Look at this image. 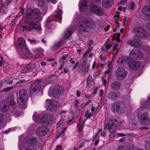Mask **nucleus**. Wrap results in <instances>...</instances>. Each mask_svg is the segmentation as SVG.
<instances>
[{"label":"nucleus","instance_id":"nucleus-11","mask_svg":"<svg viewBox=\"0 0 150 150\" xmlns=\"http://www.w3.org/2000/svg\"><path fill=\"white\" fill-rule=\"evenodd\" d=\"M129 56L130 58L132 59H140L143 58V54L140 52L139 49H134L131 52Z\"/></svg>","mask_w":150,"mask_h":150},{"label":"nucleus","instance_id":"nucleus-56","mask_svg":"<svg viewBox=\"0 0 150 150\" xmlns=\"http://www.w3.org/2000/svg\"><path fill=\"white\" fill-rule=\"evenodd\" d=\"M25 79H22L18 81H17L16 82V84H19V83H22L23 82L25 83Z\"/></svg>","mask_w":150,"mask_h":150},{"label":"nucleus","instance_id":"nucleus-13","mask_svg":"<svg viewBox=\"0 0 150 150\" xmlns=\"http://www.w3.org/2000/svg\"><path fill=\"white\" fill-rule=\"evenodd\" d=\"M139 121L141 122V124L145 126H147L150 123V119H149V115L147 113H142L140 117Z\"/></svg>","mask_w":150,"mask_h":150},{"label":"nucleus","instance_id":"nucleus-35","mask_svg":"<svg viewBox=\"0 0 150 150\" xmlns=\"http://www.w3.org/2000/svg\"><path fill=\"white\" fill-rule=\"evenodd\" d=\"M83 125H77V128L79 132L81 134H83Z\"/></svg>","mask_w":150,"mask_h":150},{"label":"nucleus","instance_id":"nucleus-7","mask_svg":"<svg viewBox=\"0 0 150 150\" xmlns=\"http://www.w3.org/2000/svg\"><path fill=\"white\" fill-rule=\"evenodd\" d=\"M115 74L117 79L119 80H121L126 78L127 72L124 68H119L116 71Z\"/></svg>","mask_w":150,"mask_h":150},{"label":"nucleus","instance_id":"nucleus-22","mask_svg":"<svg viewBox=\"0 0 150 150\" xmlns=\"http://www.w3.org/2000/svg\"><path fill=\"white\" fill-rule=\"evenodd\" d=\"M113 1V0H103L102 6L104 8H110L112 6Z\"/></svg>","mask_w":150,"mask_h":150},{"label":"nucleus","instance_id":"nucleus-24","mask_svg":"<svg viewBox=\"0 0 150 150\" xmlns=\"http://www.w3.org/2000/svg\"><path fill=\"white\" fill-rule=\"evenodd\" d=\"M42 115L41 117V116L39 115L36 112H35L33 116V118L34 120L37 122H43V117L42 118Z\"/></svg>","mask_w":150,"mask_h":150},{"label":"nucleus","instance_id":"nucleus-53","mask_svg":"<svg viewBox=\"0 0 150 150\" xmlns=\"http://www.w3.org/2000/svg\"><path fill=\"white\" fill-rule=\"evenodd\" d=\"M9 109L8 107L6 105H4V107H2V110L3 112H6Z\"/></svg>","mask_w":150,"mask_h":150},{"label":"nucleus","instance_id":"nucleus-20","mask_svg":"<svg viewBox=\"0 0 150 150\" xmlns=\"http://www.w3.org/2000/svg\"><path fill=\"white\" fill-rule=\"evenodd\" d=\"M21 50L25 58H29L31 57V53L26 46L22 48Z\"/></svg>","mask_w":150,"mask_h":150},{"label":"nucleus","instance_id":"nucleus-55","mask_svg":"<svg viewBox=\"0 0 150 150\" xmlns=\"http://www.w3.org/2000/svg\"><path fill=\"white\" fill-rule=\"evenodd\" d=\"M98 89V88L97 87H96L93 89V91L91 93H93V94H96L97 92V91Z\"/></svg>","mask_w":150,"mask_h":150},{"label":"nucleus","instance_id":"nucleus-36","mask_svg":"<svg viewBox=\"0 0 150 150\" xmlns=\"http://www.w3.org/2000/svg\"><path fill=\"white\" fill-rule=\"evenodd\" d=\"M27 66L30 71H31L36 68V66L34 63H31L29 64Z\"/></svg>","mask_w":150,"mask_h":150},{"label":"nucleus","instance_id":"nucleus-46","mask_svg":"<svg viewBox=\"0 0 150 150\" xmlns=\"http://www.w3.org/2000/svg\"><path fill=\"white\" fill-rule=\"evenodd\" d=\"M106 74L107 73H105L102 79V83L104 86H105L106 84V80L105 79V78Z\"/></svg>","mask_w":150,"mask_h":150},{"label":"nucleus","instance_id":"nucleus-60","mask_svg":"<svg viewBox=\"0 0 150 150\" xmlns=\"http://www.w3.org/2000/svg\"><path fill=\"white\" fill-rule=\"evenodd\" d=\"M88 53H87L86 52H85L84 54H83L82 59H84L88 55Z\"/></svg>","mask_w":150,"mask_h":150},{"label":"nucleus","instance_id":"nucleus-41","mask_svg":"<svg viewBox=\"0 0 150 150\" xmlns=\"http://www.w3.org/2000/svg\"><path fill=\"white\" fill-rule=\"evenodd\" d=\"M93 112H90L89 110H87L85 114V116L87 118L93 116Z\"/></svg>","mask_w":150,"mask_h":150},{"label":"nucleus","instance_id":"nucleus-12","mask_svg":"<svg viewBox=\"0 0 150 150\" xmlns=\"http://www.w3.org/2000/svg\"><path fill=\"white\" fill-rule=\"evenodd\" d=\"M49 132V129L46 127L42 126L37 128L36 131V133L39 137H43L47 134Z\"/></svg>","mask_w":150,"mask_h":150},{"label":"nucleus","instance_id":"nucleus-58","mask_svg":"<svg viewBox=\"0 0 150 150\" xmlns=\"http://www.w3.org/2000/svg\"><path fill=\"white\" fill-rule=\"evenodd\" d=\"M125 149L124 146L123 145H121L118 148L117 150H124Z\"/></svg>","mask_w":150,"mask_h":150},{"label":"nucleus","instance_id":"nucleus-30","mask_svg":"<svg viewBox=\"0 0 150 150\" xmlns=\"http://www.w3.org/2000/svg\"><path fill=\"white\" fill-rule=\"evenodd\" d=\"M63 42H64L62 40H61L59 42L55 43L52 47V49L53 50H57L60 47L61 45L63 44Z\"/></svg>","mask_w":150,"mask_h":150},{"label":"nucleus","instance_id":"nucleus-42","mask_svg":"<svg viewBox=\"0 0 150 150\" xmlns=\"http://www.w3.org/2000/svg\"><path fill=\"white\" fill-rule=\"evenodd\" d=\"M13 79L12 78L10 77L6 78L5 81L6 83L10 84H11L13 83Z\"/></svg>","mask_w":150,"mask_h":150},{"label":"nucleus","instance_id":"nucleus-45","mask_svg":"<svg viewBox=\"0 0 150 150\" xmlns=\"http://www.w3.org/2000/svg\"><path fill=\"white\" fill-rule=\"evenodd\" d=\"M29 71H30L27 66L26 67L23 69L22 70L21 72L23 73H25Z\"/></svg>","mask_w":150,"mask_h":150},{"label":"nucleus","instance_id":"nucleus-32","mask_svg":"<svg viewBox=\"0 0 150 150\" xmlns=\"http://www.w3.org/2000/svg\"><path fill=\"white\" fill-rule=\"evenodd\" d=\"M62 10H58L56 11L54 15L55 17L57 19H59L60 21L62 20Z\"/></svg>","mask_w":150,"mask_h":150},{"label":"nucleus","instance_id":"nucleus-29","mask_svg":"<svg viewBox=\"0 0 150 150\" xmlns=\"http://www.w3.org/2000/svg\"><path fill=\"white\" fill-rule=\"evenodd\" d=\"M81 65L82 67L86 69V72H88L89 70V67L90 66V64L87 63L85 61L81 62Z\"/></svg>","mask_w":150,"mask_h":150},{"label":"nucleus","instance_id":"nucleus-18","mask_svg":"<svg viewBox=\"0 0 150 150\" xmlns=\"http://www.w3.org/2000/svg\"><path fill=\"white\" fill-rule=\"evenodd\" d=\"M89 0H80L79 3H80L79 7V10L81 12H83L86 9Z\"/></svg>","mask_w":150,"mask_h":150},{"label":"nucleus","instance_id":"nucleus-40","mask_svg":"<svg viewBox=\"0 0 150 150\" xmlns=\"http://www.w3.org/2000/svg\"><path fill=\"white\" fill-rule=\"evenodd\" d=\"M37 1L38 3L39 6L43 7L44 6L45 4L44 0H35Z\"/></svg>","mask_w":150,"mask_h":150},{"label":"nucleus","instance_id":"nucleus-37","mask_svg":"<svg viewBox=\"0 0 150 150\" xmlns=\"http://www.w3.org/2000/svg\"><path fill=\"white\" fill-rule=\"evenodd\" d=\"M136 41H135L134 44L136 45V46H134V47H139L142 45V43L141 41L137 39L136 40Z\"/></svg>","mask_w":150,"mask_h":150},{"label":"nucleus","instance_id":"nucleus-38","mask_svg":"<svg viewBox=\"0 0 150 150\" xmlns=\"http://www.w3.org/2000/svg\"><path fill=\"white\" fill-rule=\"evenodd\" d=\"M128 60V58L126 57H121L118 59V61L119 63H123L125 62H127Z\"/></svg>","mask_w":150,"mask_h":150},{"label":"nucleus","instance_id":"nucleus-43","mask_svg":"<svg viewBox=\"0 0 150 150\" xmlns=\"http://www.w3.org/2000/svg\"><path fill=\"white\" fill-rule=\"evenodd\" d=\"M92 77L91 76H89L87 79V86L91 85L92 83Z\"/></svg>","mask_w":150,"mask_h":150},{"label":"nucleus","instance_id":"nucleus-1","mask_svg":"<svg viewBox=\"0 0 150 150\" xmlns=\"http://www.w3.org/2000/svg\"><path fill=\"white\" fill-rule=\"evenodd\" d=\"M96 24L92 18H86L82 20L78 24L77 28L82 32L87 31V28L94 29L96 27Z\"/></svg>","mask_w":150,"mask_h":150},{"label":"nucleus","instance_id":"nucleus-51","mask_svg":"<svg viewBox=\"0 0 150 150\" xmlns=\"http://www.w3.org/2000/svg\"><path fill=\"white\" fill-rule=\"evenodd\" d=\"M135 3L134 2H132L130 5V9L132 10H134L135 8Z\"/></svg>","mask_w":150,"mask_h":150},{"label":"nucleus","instance_id":"nucleus-9","mask_svg":"<svg viewBox=\"0 0 150 150\" xmlns=\"http://www.w3.org/2000/svg\"><path fill=\"white\" fill-rule=\"evenodd\" d=\"M108 121L109 123L106 125L105 127L110 132L113 130V128H115L118 124L117 120L113 118H109Z\"/></svg>","mask_w":150,"mask_h":150},{"label":"nucleus","instance_id":"nucleus-31","mask_svg":"<svg viewBox=\"0 0 150 150\" xmlns=\"http://www.w3.org/2000/svg\"><path fill=\"white\" fill-rule=\"evenodd\" d=\"M43 52V50L40 48H38L34 50V52L37 55L38 58L42 55Z\"/></svg>","mask_w":150,"mask_h":150},{"label":"nucleus","instance_id":"nucleus-54","mask_svg":"<svg viewBox=\"0 0 150 150\" xmlns=\"http://www.w3.org/2000/svg\"><path fill=\"white\" fill-rule=\"evenodd\" d=\"M13 87L10 86V87H8L7 88H5L4 91L5 92H7V91H8L12 89H13Z\"/></svg>","mask_w":150,"mask_h":150},{"label":"nucleus","instance_id":"nucleus-27","mask_svg":"<svg viewBox=\"0 0 150 150\" xmlns=\"http://www.w3.org/2000/svg\"><path fill=\"white\" fill-rule=\"evenodd\" d=\"M18 42V45L21 49L26 46L25 41L23 39L20 38Z\"/></svg>","mask_w":150,"mask_h":150},{"label":"nucleus","instance_id":"nucleus-59","mask_svg":"<svg viewBox=\"0 0 150 150\" xmlns=\"http://www.w3.org/2000/svg\"><path fill=\"white\" fill-rule=\"evenodd\" d=\"M47 1L50 2H51L53 4H55L57 2V0H47Z\"/></svg>","mask_w":150,"mask_h":150},{"label":"nucleus","instance_id":"nucleus-26","mask_svg":"<svg viewBox=\"0 0 150 150\" xmlns=\"http://www.w3.org/2000/svg\"><path fill=\"white\" fill-rule=\"evenodd\" d=\"M42 117H43V122L46 121L49 122L53 120V116L51 114L46 115L43 114Z\"/></svg>","mask_w":150,"mask_h":150},{"label":"nucleus","instance_id":"nucleus-25","mask_svg":"<svg viewBox=\"0 0 150 150\" xmlns=\"http://www.w3.org/2000/svg\"><path fill=\"white\" fill-rule=\"evenodd\" d=\"M142 13L147 16H150V5L144 7L142 10Z\"/></svg>","mask_w":150,"mask_h":150},{"label":"nucleus","instance_id":"nucleus-61","mask_svg":"<svg viewBox=\"0 0 150 150\" xmlns=\"http://www.w3.org/2000/svg\"><path fill=\"white\" fill-rule=\"evenodd\" d=\"M22 28H23V29L22 30L23 31H24L25 30H27V31H28V27L27 26L23 25L22 26Z\"/></svg>","mask_w":150,"mask_h":150},{"label":"nucleus","instance_id":"nucleus-50","mask_svg":"<svg viewBox=\"0 0 150 150\" xmlns=\"http://www.w3.org/2000/svg\"><path fill=\"white\" fill-rule=\"evenodd\" d=\"M24 150H35V149L33 147L28 146Z\"/></svg>","mask_w":150,"mask_h":150},{"label":"nucleus","instance_id":"nucleus-52","mask_svg":"<svg viewBox=\"0 0 150 150\" xmlns=\"http://www.w3.org/2000/svg\"><path fill=\"white\" fill-rule=\"evenodd\" d=\"M120 13L119 12H117L115 14L114 18L116 20H117L119 18Z\"/></svg>","mask_w":150,"mask_h":150},{"label":"nucleus","instance_id":"nucleus-23","mask_svg":"<svg viewBox=\"0 0 150 150\" xmlns=\"http://www.w3.org/2000/svg\"><path fill=\"white\" fill-rule=\"evenodd\" d=\"M6 102L8 105L13 106L15 104L13 96L11 95L9 96L6 99Z\"/></svg>","mask_w":150,"mask_h":150},{"label":"nucleus","instance_id":"nucleus-5","mask_svg":"<svg viewBox=\"0 0 150 150\" xmlns=\"http://www.w3.org/2000/svg\"><path fill=\"white\" fill-rule=\"evenodd\" d=\"M133 32L137 38L142 39H146L148 35V33L143 28L139 26L134 28Z\"/></svg>","mask_w":150,"mask_h":150},{"label":"nucleus","instance_id":"nucleus-6","mask_svg":"<svg viewBox=\"0 0 150 150\" xmlns=\"http://www.w3.org/2000/svg\"><path fill=\"white\" fill-rule=\"evenodd\" d=\"M125 107V105L122 102L117 101L112 105L111 109L114 112L121 113L124 112V108Z\"/></svg>","mask_w":150,"mask_h":150},{"label":"nucleus","instance_id":"nucleus-64","mask_svg":"<svg viewBox=\"0 0 150 150\" xmlns=\"http://www.w3.org/2000/svg\"><path fill=\"white\" fill-rule=\"evenodd\" d=\"M146 28L150 30V22L147 23L146 25Z\"/></svg>","mask_w":150,"mask_h":150},{"label":"nucleus","instance_id":"nucleus-14","mask_svg":"<svg viewBox=\"0 0 150 150\" xmlns=\"http://www.w3.org/2000/svg\"><path fill=\"white\" fill-rule=\"evenodd\" d=\"M40 88V85L39 82L37 81H33L30 88V95H33L36 92H38Z\"/></svg>","mask_w":150,"mask_h":150},{"label":"nucleus","instance_id":"nucleus-33","mask_svg":"<svg viewBox=\"0 0 150 150\" xmlns=\"http://www.w3.org/2000/svg\"><path fill=\"white\" fill-rule=\"evenodd\" d=\"M137 38H133V39H130L127 42V43L131 45L132 46L134 47V46H136V45L134 44L135 41H136Z\"/></svg>","mask_w":150,"mask_h":150},{"label":"nucleus","instance_id":"nucleus-10","mask_svg":"<svg viewBox=\"0 0 150 150\" xmlns=\"http://www.w3.org/2000/svg\"><path fill=\"white\" fill-rule=\"evenodd\" d=\"M47 105L46 108L47 110H57L59 106L58 102L55 101H51L47 99L46 100Z\"/></svg>","mask_w":150,"mask_h":150},{"label":"nucleus","instance_id":"nucleus-19","mask_svg":"<svg viewBox=\"0 0 150 150\" xmlns=\"http://www.w3.org/2000/svg\"><path fill=\"white\" fill-rule=\"evenodd\" d=\"M120 96V93L119 92L112 91L108 93V98L112 100H115Z\"/></svg>","mask_w":150,"mask_h":150},{"label":"nucleus","instance_id":"nucleus-63","mask_svg":"<svg viewBox=\"0 0 150 150\" xmlns=\"http://www.w3.org/2000/svg\"><path fill=\"white\" fill-rule=\"evenodd\" d=\"M149 99L150 102H148V103H147L148 104L147 105H146V108H150V96H149Z\"/></svg>","mask_w":150,"mask_h":150},{"label":"nucleus","instance_id":"nucleus-4","mask_svg":"<svg viewBox=\"0 0 150 150\" xmlns=\"http://www.w3.org/2000/svg\"><path fill=\"white\" fill-rule=\"evenodd\" d=\"M19 96L18 98V102L19 104L22 106V108H25L24 104L25 101L28 98V95L27 93V91L25 89L21 90L19 92Z\"/></svg>","mask_w":150,"mask_h":150},{"label":"nucleus","instance_id":"nucleus-3","mask_svg":"<svg viewBox=\"0 0 150 150\" xmlns=\"http://www.w3.org/2000/svg\"><path fill=\"white\" fill-rule=\"evenodd\" d=\"M64 91V88L62 86L57 85L55 86L52 91L50 89L48 94L49 96L58 98L62 95Z\"/></svg>","mask_w":150,"mask_h":150},{"label":"nucleus","instance_id":"nucleus-48","mask_svg":"<svg viewBox=\"0 0 150 150\" xmlns=\"http://www.w3.org/2000/svg\"><path fill=\"white\" fill-rule=\"evenodd\" d=\"M145 148L146 150H150V142L146 143Z\"/></svg>","mask_w":150,"mask_h":150},{"label":"nucleus","instance_id":"nucleus-47","mask_svg":"<svg viewBox=\"0 0 150 150\" xmlns=\"http://www.w3.org/2000/svg\"><path fill=\"white\" fill-rule=\"evenodd\" d=\"M28 40L30 43L31 44L35 45L37 43V41L33 39H31L29 38L28 39Z\"/></svg>","mask_w":150,"mask_h":150},{"label":"nucleus","instance_id":"nucleus-21","mask_svg":"<svg viewBox=\"0 0 150 150\" xmlns=\"http://www.w3.org/2000/svg\"><path fill=\"white\" fill-rule=\"evenodd\" d=\"M121 86L120 83L118 81H113L111 85V87L115 90H119Z\"/></svg>","mask_w":150,"mask_h":150},{"label":"nucleus","instance_id":"nucleus-57","mask_svg":"<svg viewBox=\"0 0 150 150\" xmlns=\"http://www.w3.org/2000/svg\"><path fill=\"white\" fill-rule=\"evenodd\" d=\"M79 103H80L78 101V100H76L75 101L74 105L75 107H78L79 106Z\"/></svg>","mask_w":150,"mask_h":150},{"label":"nucleus","instance_id":"nucleus-62","mask_svg":"<svg viewBox=\"0 0 150 150\" xmlns=\"http://www.w3.org/2000/svg\"><path fill=\"white\" fill-rule=\"evenodd\" d=\"M145 50L148 53L150 54V49L149 47H146V48L145 49Z\"/></svg>","mask_w":150,"mask_h":150},{"label":"nucleus","instance_id":"nucleus-16","mask_svg":"<svg viewBox=\"0 0 150 150\" xmlns=\"http://www.w3.org/2000/svg\"><path fill=\"white\" fill-rule=\"evenodd\" d=\"M41 29L40 23L37 22H32L29 24L28 31H30L32 29L40 30Z\"/></svg>","mask_w":150,"mask_h":150},{"label":"nucleus","instance_id":"nucleus-39","mask_svg":"<svg viewBox=\"0 0 150 150\" xmlns=\"http://www.w3.org/2000/svg\"><path fill=\"white\" fill-rule=\"evenodd\" d=\"M116 131V129L113 128V130L112 131H110V134L109 137V138H114L115 136V133Z\"/></svg>","mask_w":150,"mask_h":150},{"label":"nucleus","instance_id":"nucleus-17","mask_svg":"<svg viewBox=\"0 0 150 150\" xmlns=\"http://www.w3.org/2000/svg\"><path fill=\"white\" fill-rule=\"evenodd\" d=\"M27 143L29 146L33 147L37 144V139L32 136H30L27 137Z\"/></svg>","mask_w":150,"mask_h":150},{"label":"nucleus","instance_id":"nucleus-8","mask_svg":"<svg viewBox=\"0 0 150 150\" xmlns=\"http://www.w3.org/2000/svg\"><path fill=\"white\" fill-rule=\"evenodd\" d=\"M90 9L92 13L98 16L102 15L104 12L103 9L101 7L93 4L90 5Z\"/></svg>","mask_w":150,"mask_h":150},{"label":"nucleus","instance_id":"nucleus-2","mask_svg":"<svg viewBox=\"0 0 150 150\" xmlns=\"http://www.w3.org/2000/svg\"><path fill=\"white\" fill-rule=\"evenodd\" d=\"M26 17L31 19L38 21H41L43 17V15L40 10L37 8L28 11L26 12Z\"/></svg>","mask_w":150,"mask_h":150},{"label":"nucleus","instance_id":"nucleus-28","mask_svg":"<svg viewBox=\"0 0 150 150\" xmlns=\"http://www.w3.org/2000/svg\"><path fill=\"white\" fill-rule=\"evenodd\" d=\"M72 34V30L70 28H68L67 31L65 33L63 37L64 39L66 40L69 38Z\"/></svg>","mask_w":150,"mask_h":150},{"label":"nucleus","instance_id":"nucleus-49","mask_svg":"<svg viewBox=\"0 0 150 150\" xmlns=\"http://www.w3.org/2000/svg\"><path fill=\"white\" fill-rule=\"evenodd\" d=\"M4 121V117L3 115L0 113V124H2Z\"/></svg>","mask_w":150,"mask_h":150},{"label":"nucleus","instance_id":"nucleus-34","mask_svg":"<svg viewBox=\"0 0 150 150\" xmlns=\"http://www.w3.org/2000/svg\"><path fill=\"white\" fill-rule=\"evenodd\" d=\"M111 47V45L105 43L104 44L103 46L101 47V49L103 51L104 50V47H105V49L106 50H108Z\"/></svg>","mask_w":150,"mask_h":150},{"label":"nucleus","instance_id":"nucleus-44","mask_svg":"<svg viewBox=\"0 0 150 150\" xmlns=\"http://www.w3.org/2000/svg\"><path fill=\"white\" fill-rule=\"evenodd\" d=\"M64 119L61 118L60 121L58 122L57 125V127H59L61 124H63L64 121Z\"/></svg>","mask_w":150,"mask_h":150},{"label":"nucleus","instance_id":"nucleus-15","mask_svg":"<svg viewBox=\"0 0 150 150\" xmlns=\"http://www.w3.org/2000/svg\"><path fill=\"white\" fill-rule=\"evenodd\" d=\"M127 64L129 68L133 70L137 69L140 66V63L139 62L132 59L129 60L127 62Z\"/></svg>","mask_w":150,"mask_h":150}]
</instances>
